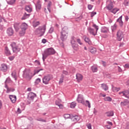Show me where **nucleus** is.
<instances>
[{
	"instance_id": "f257e3e1",
	"label": "nucleus",
	"mask_w": 129,
	"mask_h": 129,
	"mask_svg": "<svg viewBox=\"0 0 129 129\" xmlns=\"http://www.w3.org/2000/svg\"><path fill=\"white\" fill-rule=\"evenodd\" d=\"M56 53L55 50L52 48H49L46 49L44 50V53H42V60L45 61V59L48 57V56H50V55H54Z\"/></svg>"
},
{
	"instance_id": "f03ea898",
	"label": "nucleus",
	"mask_w": 129,
	"mask_h": 129,
	"mask_svg": "<svg viewBox=\"0 0 129 129\" xmlns=\"http://www.w3.org/2000/svg\"><path fill=\"white\" fill-rule=\"evenodd\" d=\"M46 25H44L42 26H39L35 31V34L38 35L39 37L44 36V34L46 32Z\"/></svg>"
},
{
	"instance_id": "7ed1b4c3",
	"label": "nucleus",
	"mask_w": 129,
	"mask_h": 129,
	"mask_svg": "<svg viewBox=\"0 0 129 129\" xmlns=\"http://www.w3.org/2000/svg\"><path fill=\"white\" fill-rule=\"evenodd\" d=\"M68 37V27L64 26L60 32V39L61 41H66Z\"/></svg>"
},
{
	"instance_id": "20e7f679",
	"label": "nucleus",
	"mask_w": 129,
	"mask_h": 129,
	"mask_svg": "<svg viewBox=\"0 0 129 129\" xmlns=\"http://www.w3.org/2000/svg\"><path fill=\"white\" fill-rule=\"evenodd\" d=\"M11 46L12 48L13 52L14 53H18L21 51V47L17 45L15 42H13L11 44Z\"/></svg>"
},
{
	"instance_id": "39448f33",
	"label": "nucleus",
	"mask_w": 129,
	"mask_h": 129,
	"mask_svg": "<svg viewBox=\"0 0 129 129\" xmlns=\"http://www.w3.org/2000/svg\"><path fill=\"white\" fill-rule=\"evenodd\" d=\"M51 79H52V76L51 75H47L42 79V82L44 84L47 85V84H49V82Z\"/></svg>"
},
{
	"instance_id": "423d86ee",
	"label": "nucleus",
	"mask_w": 129,
	"mask_h": 129,
	"mask_svg": "<svg viewBox=\"0 0 129 129\" xmlns=\"http://www.w3.org/2000/svg\"><path fill=\"white\" fill-rule=\"evenodd\" d=\"M77 100L79 103H82V104H83V105H85V102L84 101L83 95L81 94L78 95Z\"/></svg>"
},
{
	"instance_id": "0eeeda50",
	"label": "nucleus",
	"mask_w": 129,
	"mask_h": 129,
	"mask_svg": "<svg viewBox=\"0 0 129 129\" xmlns=\"http://www.w3.org/2000/svg\"><path fill=\"white\" fill-rule=\"evenodd\" d=\"M23 77L26 78L28 80H31L32 79V76L30 74V71H25L23 74Z\"/></svg>"
},
{
	"instance_id": "6e6552de",
	"label": "nucleus",
	"mask_w": 129,
	"mask_h": 129,
	"mask_svg": "<svg viewBox=\"0 0 129 129\" xmlns=\"http://www.w3.org/2000/svg\"><path fill=\"white\" fill-rule=\"evenodd\" d=\"M35 97H37V95L33 92L29 93L27 96L28 99L31 101L34 100V98H35Z\"/></svg>"
},
{
	"instance_id": "1a4fd4ad",
	"label": "nucleus",
	"mask_w": 129,
	"mask_h": 129,
	"mask_svg": "<svg viewBox=\"0 0 129 129\" xmlns=\"http://www.w3.org/2000/svg\"><path fill=\"white\" fill-rule=\"evenodd\" d=\"M116 36L118 41H121V40H122V38H123V33L121 31L119 30L117 32Z\"/></svg>"
},
{
	"instance_id": "9d476101",
	"label": "nucleus",
	"mask_w": 129,
	"mask_h": 129,
	"mask_svg": "<svg viewBox=\"0 0 129 129\" xmlns=\"http://www.w3.org/2000/svg\"><path fill=\"white\" fill-rule=\"evenodd\" d=\"M108 5L106 6L107 10H109V11H111L112 9H113V3L112 1L108 0L107 1Z\"/></svg>"
},
{
	"instance_id": "9b49d317",
	"label": "nucleus",
	"mask_w": 129,
	"mask_h": 129,
	"mask_svg": "<svg viewBox=\"0 0 129 129\" xmlns=\"http://www.w3.org/2000/svg\"><path fill=\"white\" fill-rule=\"evenodd\" d=\"M0 71L2 72H7L8 71V65L6 63H2L0 67Z\"/></svg>"
},
{
	"instance_id": "f8f14e48",
	"label": "nucleus",
	"mask_w": 129,
	"mask_h": 129,
	"mask_svg": "<svg viewBox=\"0 0 129 129\" xmlns=\"http://www.w3.org/2000/svg\"><path fill=\"white\" fill-rule=\"evenodd\" d=\"M119 94H122V96H125L126 98L129 99V89L127 91L119 92Z\"/></svg>"
},
{
	"instance_id": "ddd939ff",
	"label": "nucleus",
	"mask_w": 129,
	"mask_h": 129,
	"mask_svg": "<svg viewBox=\"0 0 129 129\" xmlns=\"http://www.w3.org/2000/svg\"><path fill=\"white\" fill-rule=\"evenodd\" d=\"M7 33L8 36H11L14 35V33H15V32L14 31L13 28L10 27L7 29Z\"/></svg>"
},
{
	"instance_id": "4468645a",
	"label": "nucleus",
	"mask_w": 129,
	"mask_h": 129,
	"mask_svg": "<svg viewBox=\"0 0 129 129\" xmlns=\"http://www.w3.org/2000/svg\"><path fill=\"white\" fill-rule=\"evenodd\" d=\"M21 23H15L14 24V28L16 32H19L20 28H21Z\"/></svg>"
},
{
	"instance_id": "2eb2a0df",
	"label": "nucleus",
	"mask_w": 129,
	"mask_h": 129,
	"mask_svg": "<svg viewBox=\"0 0 129 129\" xmlns=\"http://www.w3.org/2000/svg\"><path fill=\"white\" fill-rule=\"evenodd\" d=\"M117 23H118L120 27H122L123 26V22H122V16H121L118 19L116 20Z\"/></svg>"
},
{
	"instance_id": "dca6fc26",
	"label": "nucleus",
	"mask_w": 129,
	"mask_h": 129,
	"mask_svg": "<svg viewBox=\"0 0 129 129\" xmlns=\"http://www.w3.org/2000/svg\"><path fill=\"white\" fill-rule=\"evenodd\" d=\"M9 98L13 103H15L17 101V96L15 95H10L9 96Z\"/></svg>"
},
{
	"instance_id": "f3484780",
	"label": "nucleus",
	"mask_w": 129,
	"mask_h": 129,
	"mask_svg": "<svg viewBox=\"0 0 129 129\" xmlns=\"http://www.w3.org/2000/svg\"><path fill=\"white\" fill-rule=\"evenodd\" d=\"M76 79L78 82H80V81H82V79H83V76L80 74H77Z\"/></svg>"
},
{
	"instance_id": "a211bd4d",
	"label": "nucleus",
	"mask_w": 129,
	"mask_h": 129,
	"mask_svg": "<svg viewBox=\"0 0 129 129\" xmlns=\"http://www.w3.org/2000/svg\"><path fill=\"white\" fill-rule=\"evenodd\" d=\"M129 105V100H124L123 101L120 102L121 106H127Z\"/></svg>"
},
{
	"instance_id": "6ab92c4d",
	"label": "nucleus",
	"mask_w": 129,
	"mask_h": 129,
	"mask_svg": "<svg viewBox=\"0 0 129 129\" xmlns=\"http://www.w3.org/2000/svg\"><path fill=\"white\" fill-rule=\"evenodd\" d=\"M101 33H104V34H106L109 32V29H108V28L106 27H102L101 28Z\"/></svg>"
},
{
	"instance_id": "aec40b11",
	"label": "nucleus",
	"mask_w": 129,
	"mask_h": 129,
	"mask_svg": "<svg viewBox=\"0 0 129 129\" xmlns=\"http://www.w3.org/2000/svg\"><path fill=\"white\" fill-rule=\"evenodd\" d=\"M71 118H72V120L75 122H76V121H79L80 119V117L78 116V115L71 116Z\"/></svg>"
},
{
	"instance_id": "412c9836",
	"label": "nucleus",
	"mask_w": 129,
	"mask_h": 129,
	"mask_svg": "<svg viewBox=\"0 0 129 129\" xmlns=\"http://www.w3.org/2000/svg\"><path fill=\"white\" fill-rule=\"evenodd\" d=\"M88 31L91 35H93V36H95L96 35V33H95V31H94V29L93 28H91V27L88 28Z\"/></svg>"
},
{
	"instance_id": "4be33fe9",
	"label": "nucleus",
	"mask_w": 129,
	"mask_h": 129,
	"mask_svg": "<svg viewBox=\"0 0 129 129\" xmlns=\"http://www.w3.org/2000/svg\"><path fill=\"white\" fill-rule=\"evenodd\" d=\"M20 28L21 30L26 31V30L28 29V24H27V23H23L21 24Z\"/></svg>"
},
{
	"instance_id": "5701e85b",
	"label": "nucleus",
	"mask_w": 129,
	"mask_h": 129,
	"mask_svg": "<svg viewBox=\"0 0 129 129\" xmlns=\"http://www.w3.org/2000/svg\"><path fill=\"white\" fill-rule=\"evenodd\" d=\"M36 11H40L41 9H42V5H41V3L40 1L37 2L36 5H35Z\"/></svg>"
},
{
	"instance_id": "b1692460",
	"label": "nucleus",
	"mask_w": 129,
	"mask_h": 129,
	"mask_svg": "<svg viewBox=\"0 0 129 129\" xmlns=\"http://www.w3.org/2000/svg\"><path fill=\"white\" fill-rule=\"evenodd\" d=\"M83 38L86 43H88L89 45H91V41H90V39H89V38L87 37L86 36H84Z\"/></svg>"
},
{
	"instance_id": "393cba45",
	"label": "nucleus",
	"mask_w": 129,
	"mask_h": 129,
	"mask_svg": "<svg viewBox=\"0 0 129 129\" xmlns=\"http://www.w3.org/2000/svg\"><path fill=\"white\" fill-rule=\"evenodd\" d=\"M114 114L113 111H109L105 113V115L108 117L113 116Z\"/></svg>"
},
{
	"instance_id": "a878e982",
	"label": "nucleus",
	"mask_w": 129,
	"mask_h": 129,
	"mask_svg": "<svg viewBox=\"0 0 129 129\" xmlns=\"http://www.w3.org/2000/svg\"><path fill=\"white\" fill-rule=\"evenodd\" d=\"M89 51L92 53V54H95L96 53V48L93 47L89 48Z\"/></svg>"
},
{
	"instance_id": "bb28decb",
	"label": "nucleus",
	"mask_w": 129,
	"mask_h": 129,
	"mask_svg": "<svg viewBox=\"0 0 129 129\" xmlns=\"http://www.w3.org/2000/svg\"><path fill=\"white\" fill-rule=\"evenodd\" d=\"M11 76H12L13 78H14L15 80L17 81V72H16V71H14L13 72H12Z\"/></svg>"
},
{
	"instance_id": "cd10ccee",
	"label": "nucleus",
	"mask_w": 129,
	"mask_h": 129,
	"mask_svg": "<svg viewBox=\"0 0 129 129\" xmlns=\"http://www.w3.org/2000/svg\"><path fill=\"white\" fill-rule=\"evenodd\" d=\"M55 104L59 107V108H60V109H63V107H64V106L59 102H58V101H55Z\"/></svg>"
},
{
	"instance_id": "c85d7f7f",
	"label": "nucleus",
	"mask_w": 129,
	"mask_h": 129,
	"mask_svg": "<svg viewBox=\"0 0 129 129\" xmlns=\"http://www.w3.org/2000/svg\"><path fill=\"white\" fill-rule=\"evenodd\" d=\"M5 53L7 56H10V55L12 54V53H11V51H10V49H9V47H5Z\"/></svg>"
},
{
	"instance_id": "c756f323",
	"label": "nucleus",
	"mask_w": 129,
	"mask_h": 129,
	"mask_svg": "<svg viewBox=\"0 0 129 129\" xmlns=\"http://www.w3.org/2000/svg\"><path fill=\"white\" fill-rule=\"evenodd\" d=\"M101 87L105 91L108 90V86L105 84H102Z\"/></svg>"
},
{
	"instance_id": "7c9ffc66",
	"label": "nucleus",
	"mask_w": 129,
	"mask_h": 129,
	"mask_svg": "<svg viewBox=\"0 0 129 129\" xmlns=\"http://www.w3.org/2000/svg\"><path fill=\"white\" fill-rule=\"evenodd\" d=\"M25 10L27 13H32V9L30 6H26Z\"/></svg>"
},
{
	"instance_id": "2f4dec72",
	"label": "nucleus",
	"mask_w": 129,
	"mask_h": 129,
	"mask_svg": "<svg viewBox=\"0 0 129 129\" xmlns=\"http://www.w3.org/2000/svg\"><path fill=\"white\" fill-rule=\"evenodd\" d=\"M30 17V14H27V13H25L21 18V20H26V19H28Z\"/></svg>"
},
{
	"instance_id": "473e14b6",
	"label": "nucleus",
	"mask_w": 129,
	"mask_h": 129,
	"mask_svg": "<svg viewBox=\"0 0 129 129\" xmlns=\"http://www.w3.org/2000/svg\"><path fill=\"white\" fill-rule=\"evenodd\" d=\"M51 6H52V2H51V1H49L47 5V10L49 12V13H51Z\"/></svg>"
},
{
	"instance_id": "72a5a7b5",
	"label": "nucleus",
	"mask_w": 129,
	"mask_h": 129,
	"mask_svg": "<svg viewBox=\"0 0 129 129\" xmlns=\"http://www.w3.org/2000/svg\"><path fill=\"white\" fill-rule=\"evenodd\" d=\"M72 44L73 49L76 51H77V50H78V44L75 43H72Z\"/></svg>"
},
{
	"instance_id": "f704fd0d",
	"label": "nucleus",
	"mask_w": 129,
	"mask_h": 129,
	"mask_svg": "<svg viewBox=\"0 0 129 129\" xmlns=\"http://www.w3.org/2000/svg\"><path fill=\"white\" fill-rule=\"evenodd\" d=\"M15 89H13V88H7L6 93H10V92H14Z\"/></svg>"
},
{
	"instance_id": "c9c22d12",
	"label": "nucleus",
	"mask_w": 129,
	"mask_h": 129,
	"mask_svg": "<svg viewBox=\"0 0 129 129\" xmlns=\"http://www.w3.org/2000/svg\"><path fill=\"white\" fill-rule=\"evenodd\" d=\"M91 69H92V72L94 73V72H97V67L94 66H93L92 67H91Z\"/></svg>"
},
{
	"instance_id": "e433bc0d",
	"label": "nucleus",
	"mask_w": 129,
	"mask_h": 129,
	"mask_svg": "<svg viewBox=\"0 0 129 129\" xmlns=\"http://www.w3.org/2000/svg\"><path fill=\"white\" fill-rule=\"evenodd\" d=\"M105 101H112V99L110 97H106L104 98Z\"/></svg>"
},
{
	"instance_id": "4c0bfd02",
	"label": "nucleus",
	"mask_w": 129,
	"mask_h": 129,
	"mask_svg": "<svg viewBox=\"0 0 129 129\" xmlns=\"http://www.w3.org/2000/svg\"><path fill=\"white\" fill-rule=\"evenodd\" d=\"M76 42V38H75L74 36H72V39L71 40V44H75Z\"/></svg>"
},
{
	"instance_id": "58836bf2",
	"label": "nucleus",
	"mask_w": 129,
	"mask_h": 129,
	"mask_svg": "<svg viewBox=\"0 0 129 129\" xmlns=\"http://www.w3.org/2000/svg\"><path fill=\"white\" fill-rule=\"evenodd\" d=\"M92 27L95 29V33L96 34H97V31H98L99 29L98 26L96 25V24H93Z\"/></svg>"
},
{
	"instance_id": "ea45409f",
	"label": "nucleus",
	"mask_w": 129,
	"mask_h": 129,
	"mask_svg": "<svg viewBox=\"0 0 129 129\" xmlns=\"http://www.w3.org/2000/svg\"><path fill=\"white\" fill-rule=\"evenodd\" d=\"M15 3H16V0H9V1H7L8 5H14Z\"/></svg>"
},
{
	"instance_id": "a19ab883",
	"label": "nucleus",
	"mask_w": 129,
	"mask_h": 129,
	"mask_svg": "<svg viewBox=\"0 0 129 129\" xmlns=\"http://www.w3.org/2000/svg\"><path fill=\"white\" fill-rule=\"evenodd\" d=\"M116 28H117V25H116V24H114L113 26H111V29L112 32H114V31L116 30Z\"/></svg>"
},
{
	"instance_id": "79ce46f5",
	"label": "nucleus",
	"mask_w": 129,
	"mask_h": 129,
	"mask_svg": "<svg viewBox=\"0 0 129 129\" xmlns=\"http://www.w3.org/2000/svg\"><path fill=\"white\" fill-rule=\"evenodd\" d=\"M118 11H119V9H118L117 8H114V9H113L112 10L111 13H113V14L115 15L116 13H117V12H118Z\"/></svg>"
},
{
	"instance_id": "37998d69",
	"label": "nucleus",
	"mask_w": 129,
	"mask_h": 129,
	"mask_svg": "<svg viewBox=\"0 0 129 129\" xmlns=\"http://www.w3.org/2000/svg\"><path fill=\"white\" fill-rule=\"evenodd\" d=\"M39 25H40V22L37 21V22H34L33 24V26L34 28H36V27H38Z\"/></svg>"
},
{
	"instance_id": "c03bdc74",
	"label": "nucleus",
	"mask_w": 129,
	"mask_h": 129,
	"mask_svg": "<svg viewBox=\"0 0 129 129\" xmlns=\"http://www.w3.org/2000/svg\"><path fill=\"white\" fill-rule=\"evenodd\" d=\"M41 82V79L40 78H37L35 82V84L36 85H38V84H39V83H40Z\"/></svg>"
},
{
	"instance_id": "a18cd8bd",
	"label": "nucleus",
	"mask_w": 129,
	"mask_h": 129,
	"mask_svg": "<svg viewBox=\"0 0 129 129\" xmlns=\"http://www.w3.org/2000/svg\"><path fill=\"white\" fill-rule=\"evenodd\" d=\"M75 106H76V103L75 102H72L70 105V107L71 108H75Z\"/></svg>"
},
{
	"instance_id": "49530a36",
	"label": "nucleus",
	"mask_w": 129,
	"mask_h": 129,
	"mask_svg": "<svg viewBox=\"0 0 129 129\" xmlns=\"http://www.w3.org/2000/svg\"><path fill=\"white\" fill-rule=\"evenodd\" d=\"M129 4V1L128 0H124L123 2V5L125 6V7H128Z\"/></svg>"
},
{
	"instance_id": "de8ad7c7",
	"label": "nucleus",
	"mask_w": 129,
	"mask_h": 129,
	"mask_svg": "<svg viewBox=\"0 0 129 129\" xmlns=\"http://www.w3.org/2000/svg\"><path fill=\"white\" fill-rule=\"evenodd\" d=\"M26 33V30H22L21 31L19 32V34L20 36H23L24 35H25V33Z\"/></svg>"
},
{
	"instance_id": "09e8293b",
	"label": "nucleus",
	"mask_w": 129,
	"mask_h": 129,
	"mask_svg": "<svg viewBox=\"0 0 129 129\" xmlns=\"http://www.w3.org/2000/svg\"><path fill=\"white\" fill-rule=\"evenodd\" d=\"M42 70H43V69H39V70H35L34 72V74L33 75H35V74H38V73L40 72V71H42Z\"/></svg>"
},
{
	"instance_id": "8fccbe9b",
	"label": "nucleus",
	"mask_w": 129,
	"mask_h": 129,
	"mask_svg": "<svg viewBox=\"0 0 129 129\" xmlns=\"http://www.w3.org/2000/svg\"><path fill=\"white\" fill-rule=\"evenodd\" d=\"M64 80V76H63V75H61V78L60 79L59 83V84H61V83H63V81Z\"/></svg>"
},
{
	"instance_id": "3c124183",
	"label": "nucleus",
	"mask_w": 129,
	"mask_h": 129,
	"mask_svg": "<svg viewBox=\"0 0 129 129\" xmlns=\"http://www.w3.org/2000/svg\"><path fill=\"white\" fill-rule=\"evenodd\" d=\"M63 117H64V118L67 119L71 117V116L69 114H65L63 115Z\"/></svg>"
},
{
	"instance_id": "603ef678",
	"label": "nucleus",
	"mask_w": 129,
	"mask_h": 129,
	"mask_svg": "<svg viewBox=\"0 0 129 129\" xmlns=\"http://www.w3.org/2000/svg\"><path fill=\"white\" fill-rule=\"evenodd\" d=\"M86 103L87 106H88L89 107V108H90V107H91V106L90 105V102H89V101L86 100Z\"/></svg>"
},
{
	"instance_id": "864d4df0",
	"label": "nucleus",
	"mask_w": 129,
	"mask_h": 129,
	"mask_svg": "<svg viewBox=\"0 0 129 129\" xmlns=\"http://www.w3.org/2000/svg\"><path fill=\"white\" fill-rule=\"evenodd\" d=\"M36 120H37V121H42V122H46V120L43 119L42 118H39L38 119H37Z\"/></svg>"
},
{
	"instance_id": "5fc2aeb1",
	"label": "nucleus",
	"mask_w": 129,
	"mask_h": 129,
	"mask_svg": "<svg viewBox=\"0 0 129 129\" xmlns=\"http://www.w3.org/2000/svg\"><path fill=\"white\" fill-rule=\"evenodd\" d=\"M11 82L12 80H11V79L10 78H8L5 81V83L6 84H7V83H11Z\"/></svg>"
},
{
	"instance_id": "6e6d98bb",
	"label": "nucleus",
	"mask_w": 129,
	"mask_h": 129,
	"mask_svg": "<svg viewBox=\"0 0 129 129\" xmlns=\"http://www.w3.org/2000/svg\"><path fill=\"white\" fill-rule=\"evenodd\" d=\"M54 32V28L51 27L49 30V34H52Z\"/></svg>"
},
{
	"instance_id": "4d7b16f0",
	"label": "nucleus",
	"mask_w": 129,
	"mask_h": 129,
	"mask_svg": "<svg viewBox=\"0 0 129 129\" xmlns=\"http://www.w3.org/2000/svg\"><path fill=\"white\" fill-rule=\"evenodd\" d=\"M114 91L115 92H117L118 91H119L120 90V88H114Z\"/></svg>"
},
{
	"instance_id": "13d9d810",
	"label": "nucleus",
	"mask_w": 129,
	"mask_h": 129,
	"mask_svg": "<svg viewBox=\"0 0 129 129\" xmlns=\"http://www.w3.org/2000/svg\"><path fill=\"white\" fill-rule=\"evenodd\" d=\"M86 126L87 127V128L88 129H92L91 128V124H90V123H87L86 124Z\"/></svg>"
},
{
	"instance_id": "bf43d9fd",
	"label": "nucleus",
	"mask_w": 129,
	"mask_h": 129,
	"mask_svg": "<svg viewBox=\"0 0 129 129\" xmlns=\"http://www.w3.org/2000/svg\"><path fill=\"white\" fill-rule=\"evenodd\" d=\"M95 15H96V12H93L91 13V18H93V17H94V16H95Z\"/></svg>"
},
{
	"instance_id": "052dcab7",
	"label": "nucleus",
	"mask_w": 129,
	"mask_h": 129,
	"mask_svg": "<svg viewBox=\"0 0 129 129\" xmlns=\"http://www.w3.org/2000/svg\"><path fill=\"white\" fill-rule=\"evenodd\" d=\"M77 42L78 43V44H79L80 45H83V43H82V42H81V40H80V39H77Z\"/></svg>"
},
{
	"instance_id": "680f3d73",
	"label": "nucleus",
	"mask_w": 129,
	"mask_h": 129,
	"mask_svg": "<svg viewBox=\"0 0 129 129\" xmlns=\"http://www.w3.org/2000/svg\"><path fill=\"white\" fill-rule=\"evenodd\" d=\"M9 60H10V61H13V60H14V59H15V56H10L9 57Z\"/></svg>"
},
{
	"instance_id": "e2e57ef3",
	"label": "nucleus",
	"mask_w": 129,
	"mask_h": 129,
	"mask_svg": "<svg viewBox=\"0 0 129 129\" xmlns=\"http://www.w3.org/2000/svg\"><path fill=\"white\" fill-rule=\"evenodd\" d=\"M63 74H64V75H69V73H68V72L66 71H63L62 72Z\"/></svg>"
},
{
	"instance_id": "0e129e2a",
	"label": "nucleus",
	"mask_w": 129,
	"mask_h": 129,
	"mask_svg": "<svg viewBox=\"0 0 129 129\" xmlns=\"http://www.w3.org/2000/svg\"><path fill=\"white\" fill-rule=\"evenodd\" d=\"M101 62L103 66H104V67H105V66H106V62L104 61H101Z\"/></svg>"
},
{
	"instance_id": "69168bd1",
	"label": "nucleus",
	"mask_w": 129,
	"mask_h": 129,
	"mask_svg": "<svg viewBox=\"0 0 129 129\" xmlns=\"http://www.w3.org/2000/svg\"><path fill=\"white\" fill-rule=\"evenodd\" d=\"M46 42H47V40H46V39H43L42 40V43H43V44H46Z\"/></svg>"
},
{
	"instance_id": "338daca9",
	"label": "nucleus",
	"mask_w": 129,
	"mask_h": 129,
	"mask_svg": "<svg viewBox=\"0 0 129 129\" xmlns=\"http://www.w3.org/2000/svg\"><path fill=\"white\" fill-rule=\"evenodd\" d=\"M88 9L89 10H92V5H88Z\"/></svg>"
},
{
	"instance_id": "774afa93",
	"label": "nucleus",
	"mask_w": 129,
	"mask_h": 129,
	"mask_svg": "<svg viewBox=\"0 0 129 129\" xmlns=\"http://www.w3.org/2000/svg\"><path fill=\"white\" fill-rule=\"evenodd\" d=\"M124 67V68H129V64L128 63L125 64Z\"/></svg>"
}]
</instances>
